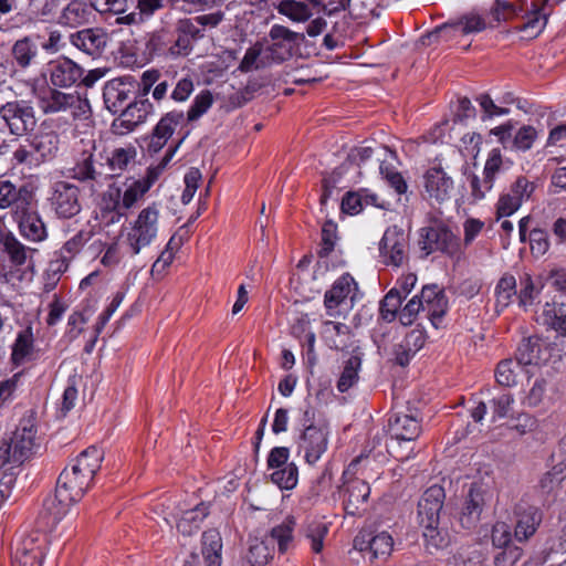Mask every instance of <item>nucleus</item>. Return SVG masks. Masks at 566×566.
<instances>
[{
	"mask_svg": "<svg viewBox=\"0 0 566 566\" xmlns=\"http://www.w3.org/2000/svg\"><path fill=\"white\" fill-rule=\"evenodd\" d=\"M38 108L45 115H56L42 122L41 127L62 129L70 124V118L87 116L90 104L78 95L64 93L56 88L46 87L38 95Z\"/></svg>",
	"mask_w": 566,
	"mask_h": 566,
	"instance_id": "nucleus-1",
	"label": "nucleus"
},
{
	"mask_svg": "<svg viewBox=\"0 0 566 566\" xmlns=\"http://www.w3.org/2000/svg\"><path fill=\"white\" fill-rule=\"evenodd\" d=\"M160 203L153 202L143 208L122 228V243L130 256L140 254L157 240L160 229Z\"/></svg>",
	"mask_w": 566,
	"mask_h": 566,
	"instance_id": "nucleus-2",
	"label": "nucleus"
},
{
	"mask_svg": "<svg viewBox=\"0 0 566 566\" xmlns=\"http://www.w3.org/2000/svg\"><path fill=\"white\" fill-rule=\"evenodd\" d=\"M35 186L32 181L17 187L9 180L0 181V209L13 207V218L20 233L30 239L35 235Z\"/></svg>",
	"mask_w": 566,
	"mask_h": 566,
	"instance_id": "nucleus-3",
	"label": "nucleus"
},
{
	"mask_svg": "<svg viewBox=\"0 0 566 566\" xmlns=\"http://www.w3.org/2000/svg\"><path fill=\"white\" fill-rule=\"evenodd\" d=\"M35 446V418L29 415L20 421L9 440L0 444V468H14L31 459Z\"/></svg>",
	"mask_w": 566,
	"mask_h": 566,
	"instance_id": "nucleus-4",
	"label": "nucleus"
},
{
	"mask_svg": "<svg viewBox=\"0 0 566 566\" xmlns=\"http://www.w3.org/2000/svg\"><path fill=\"white\" fill-rule=\"evenodd\" d=\"M157 176L156 169H148L146 177L127 184L124 190L111 187L103 197L104 208L124 214L123 210L132 209L145 197Z\"/></svg>",
	"mask_w": 566,
	"mask_h": 566,
	"instance_id": "nucleus-5",
	"label": "nucleus"
},
{
	"mask_svg": "<svg viewBox=\"0 0 566 566\" xmlns=\"http://www.w3.org/2000/svg\"><path fill=\"white\" fill-rule=\"evenodd\" d=\"M359 298L358 284L346 273L338 277L325 292L324 305L326 314L332 317L346 316Z\"/></svg>",
	"mask_w": 566,
	"mask_h": 566,
	"instance_id": "nucleus-6",
	"label": "nucleus"
},
{
	"mask_svg": "<svg viewBox=\"0 0 566 566\" xmlns=\"http://www.w3.org/2000/svg\"><path fill=\"white\" fill-rule=\"evenodd\" d=\"M349 0H332L325 3L324 0H279L274 3L276 11L295 23H305L313 15L311 7L321 8L324 14L332 17L344 11Z\"/></svg>",
	"mask_w": 566,
	"mask_h": 566,
	"instance_id": "nucleus-7",
	"label": "nucleus"
},
{
	"mask_svg": "<svg viewBox=\"0 0 566 566\" xmlns=\"http://www.w3.org/2000/svg\"><path fill=\"white\" fill-rule=\"evenodd\" d=\"M389 433L394 443L389 447L391 453L398 460H408L412 448L408 453L401 451V442H412L421 433L420 422L412 416L406 413H395L389 419Z\"/></svg>",
	"mask_w": 566,
	"mask_h": 566,
	"instance_id": "nucleus-8",
	"label": "nucleus"
},
{
	"mask_svg": "<svg viewBox=\"0 0 566 566\" xmlns=\"http://www.w3.org/2000/svg\"><path fill=\"white\" fill-rule=\"evenodd\" d=\"M496 548L493 556L494 566H513L523 555L517 545L531 539L535 533H490Z\"/></svg>",
	"mask_w": 566,
	"mask_h": 566,
	"instance_id": "nucleus-9",
	"label": "nucleus"
},
{
	"mask_svg": "<svg viewBox=\"0 0 566 566\" xmlns=\"http://www.w3.org/2000/svg\"><path fill=\"white\" fill-rule=\"evenodd\" d=\"M409 237L403 229L389 227L380 241L379 252L384 264L401 266L408 258Z\"/></svg>",
	"mask_w": 566,
	"mask_h": 566,
	"instance_id": "nucleus-10",
	"label": "nucleus"
},
{
	"mask_svg": "<svg viewBox=\"0 0 566 566\" xmlns=\"http://www.w3.org/2000/svg\"><path fill=\"white\" fill-rule=\"evenodd\" d=\"M490 500L488 489L479 483H472L463 499L458 520L461 527L471 530L478 527L482 513Z\"/></svg>",
	"mask_w": 566,
	"mask_h": 566,
	"instance_id": "nucleus-11",
	"label": "nucleus"
},
{
	"mask_svg": "<svg viewBox=\"0 0 566 566\" xmlns=\"http://www.w3.org/2000/svg\"><path fill=\"white\" fill-rule=\"evenodd\" d=\"M535 190V185L526 177L520 176L501 193L496 203L497 219L514 214L521 206L528 201Z\"/></svg>",
	"mask_w": 566,
	"mask_h": 566,
	"instance_id": "nucleus-12",
	"label": "nucleus"
},
{
	"mask_svg": "<svg viewBox=\"0 0 566 566\" xmlns=\"http://www.w3.org/2000/svg\"><path fill=\"white\" fill-rule=\"evenodd\" d=\"M446 499L444 489L433 484L422 494L418 503L417 521L424 531H436L439 525L440 512Z\"/></svg>",
	"mask_w": 566,
	"mask_h": 566,
	"instance_id": "nucleus-13",
	"label": "nucleus"
},
{
	"mask_svg": "<svg viewBox=\"0 0 566 566\" xmlns=\"http://www.w3.org/2000/svg\"><path fill=\"white\" fill-rule=\"evenodd\" d=\"M419 242L426 254L440 251L447 255L454 256L460 252L459 238L446 227H429L421 229Z\"/></svg>",
	"mask_w": 566,
	"mask_h": 566,
	"instance_id": "nucleus-14",
	"label": "nucleus"
},
{
	"mask_svg": "<svg viewBox=\"0 0 566 566\" xmlns=\"http://www.w3.org/2000/svg\"><path fill=\"white\" fill-rule=\"evenodd\" d=\"M42 75L55 87H70L83 76V70L67 57L50 61Z\"/></svg>",
	"mask_w": 566,
	"mask_h": 566,
	"instance_id": "nucleus-15",
	"label": "nucleus"
},
{
	"mask_svg": "<svg viewBox=\"0 0 566 566\" xmlns=\"http://www.w3.org/2000/svg\"><path fill=\"white\" fill-rule=\"evenodd\" d=\"M328 430L324 426L308 424L298 441V448L304 452L308 464L316 463L327 450Z\"/></svg>",
	"mask_w": 566,
	"mask_h": 566,
	"instance_id": "nucleus-16",
	"label": "nucleus"
},
{
	"mask_svg": "<svg viewBox=\"0 0 566 566\" xmlns=\"http://www.w3.org/2000/svg\"><path fill=\"white\" fill-rule=\"evenodd\" d=\"M423 188L431 203L449 201L454 191V182L441 168H431L423 176Z\"/></svg>",
	"mask_w": 566,
	"mask_h": 566,
	"instance_id": "nucleus-17",
	"label": "nucleus"
},
{
	"mask_svg": "<svg viewBox=\"0 0 566 566\" xmlns=\"http://www.w3.org/2000/svg\"><path fill=\"white\" fill-rule=\"evenodd\" d=\"M184 122L181 111L166 113L154 127L147 143V151L150 155L159 153L172 137L176 129Z\"/></svg>",
	"mask_w": 566,
	"mask_h": 566,
	"instance_id": "nucleus-18",
	"label": "nucleus"
},
{
	"mask_svg": "<svg viewBox=\"0 0 566 566\" xmlns=\"http://www.w3.org/2000/svg\"><path fill=\"white\" fill-rule=\"evenodd\" d=\"M154 112V105L148 98L135 101L125 106L119 117L114 122L113 127L120 134L132 132L138 125L145 123Z\"/></svg>",
	"mask_w": 566,
	"mask_h": 566,
	"instance_id": "nucleus-19",
	"label": "nucleus"
},
{
	"mask_svg": "<svg viewBox=\"0 0 566 566\" xmlns=\"http://www.w3.org/2000/svg\"><path fill=\"white\" fill-rule=\"evenodd\" d=\"M51 206L62 218H71L81 210L78 202V189L76 186L60 181L54 185Z\"/></svg>",
	"mask_w": 566,
	"mask_h": 566,
	"instance_id": "nucleus-20",
	"label": "nucleus"
},
{
	"mask_svg": "<svg viewBox=\"0 0 566 566\" xmlns=\"http://www.w3.org/2000/svg\"><path fill=\"white\" fill-rule=\"evenodd\" d=\"M67 497L66 494L61 493L55 488L54 492L44 499L40 513V518L44 526L54 528L67 516L71 507L75 504L72 500H67Z\"/></svg>",
	"mask_w": 566,
	"mask_h": 566,
	"instance_id": "nucleus-21",
	"label": "nucleus"
},
{
	"mask_svg": "<svg viewBox=\"0 0 566 566\" xmlns=\"http://www.w3.org/2000/svg\"><path fill=\"white\" fill-rule=\"evenodd\" d=\"M274 541L268 539L266 533L264 537L250 536L247 548L242 549L239 557L240 566H263L273 558Z\"/></svg>",
	"mask_w": 566,
	"mask_h": 566,
	"instance_id": "nucleus-22",
	"label": "nucleus"
},
{
	"mask_svg": "<svg viewBox=\"0 0 566 566\" xmlns=\"http://www.w3.org/2000/svg\"><path fill=\"white\" fill-rule=\"evenodd\" d=\"M486 29V21L483 17L474 13L462 17L457 22L444 23L438 27L433 35L441 36L446 40L472 33H479Z\"/></svg>",
	"mask_w": 566,
	"mask_h": 566,
	"instance_id": "nucleus-23",
	"label": "nucleus"
},
{
	"mask_svg": "<svg viewBox=\"0 0 566 566\" xmlns=\"http://www.w3.org/2000/svg\"><path fill=\"white\" fill-rule=\"evenodd\" d=\"M104 451L96 446L83 450L67 467L73 474H77L92 484L97 471L101 469Z\"/></svg>",
	"mask_w": 566,
	"mask_h": 566,
	"instance_id": "nucleus-24",
	"label": "nucleus"
},
{
	"mask_svg": "<svg viewBox=\"0 0 566 566\" xmlns=\"http://www.w3.org/2000/svg\"><path fill=\"white\" fill-rule=\"evenodd\" d=\"M108 42V34L102 28H87L71 35V43L88 55L99 54Z\"/></svg>",
	"mask_w": 566,
	"mask_h": 566,
	"instance_id": "nucleus-25",
	"label": "nucleus"
},
{
	"mask_svg": "<svg viewBox=\"0 0 566 566\" xmlns=\"http://www.w3.org/2000/svg\"><path fill=\"white\" fill-rule=\"evenodd\" d=\"M0 113L12 134L22 135L35 129V117L32 108H20L17 105L8 104L0 109Z\"/></svg>",
	"mask_w": 566,
	"mask_h": 566,
	"instance_id": "nucleus-26",
	"label": "nucleus"
},
{
	"mask_svg": "<svg viewBox=\"0 0 566 566\" xmlns=\"http://www.w3.org/2000/svg\"><path fill=\"white\" fill-rule=\"evenodd\" d=\"M421 297L428 318L434 327H438L448 311V300L444 292L438 285H427L421 290Z\"/></svg>",
	"mask_w": 566,
	"mask_h": 566,
	"instance_id": "nucleus-27",
	"label": "nucleus"
},
{
	"mask_svg": "<svg viewBox=\"0 0 566 566\" xmlns=\"http://www.w3.org/2000/svg\"><path fill=\"white\" fill-rule=\"evenodd\" d=\"M427 339L423 328L416 327L411 329L405 338L395 346V361L405 367L412 357L422 348Z\"/></svg>",
	"mask_w": 566,
	"mask_h": 566,
	"instance_id": "nucleus-28",
	"label": "nucleus"
},
{
	"mask_svg": "<svg viewBox=\"0 0 566 566\" xmlns=\"http://www.w3.org/2000/svg\"><path fill=\"white\" fill-rule=\"evenodd\" d=\"M370 494L369 485L360 479L346 480L343 491V503L348 514H356L366 503Z\"/></svg>",
	"mask_w": 566,
	"mask_h": 566,
	"instance_id": "nucleus-29",
	"label": "nucleus"
},
{
	"mask_svg": "<svg viewBox=\"0 0 566 566\" xmlns=\"http://www.w3.org/2000/svg\"><path fill=\"white\" fill-rule=\"evenodd\" d=\"M547 0L543 3L532 4V10L527 11L524 19L525 22L520 28V32L523 33V38L525 39H534L538 36L547 24V20L549 14L552 13V9L547 6Z\"/></svg>",
	"mask_w": 566,
	"mask_h": 566,
	"instance_id": "nucleus-30",
	"label": "nucleus"
},
{
	"mask_svg": "<svg viewBox=\"0 0 566 566\" xmlns=\"http://www.w3.org/2000/svg\"><path fill=\"white\" fill-rule=\"evenodd\" d=\"M322 337L329 348L344 350L353 345L354 336L348 325L326 321L323 323Z\"/></svg>",
	"mask_w": 566,
	"mask_h": 566,
	"instance_id": "nucleus-31",
	"label": "nucleus"
},
{
	"mask_svg": "<svg viewBox=\"0 0 566 566\" xmlns=\"http://www.w3.org/2000/svg\"><path fill=\"white\" fill-rule=\"evenodd\" d=\"M130 90L123 78H113L108 81L103 88V98L106 108L116 114L127 105Z\"/></svg>",
	"mask_w": 566,
	"mask_h": 566,
	"instance_id": "nucleus-32",
	"label": "nucleus"
},
{
	"mask_svg": "<svg viewBox=\"0 0 566 566\" xmlns=\"http://www.w3.org/2000/svg\"><path fill=\"white\" fill-rule=\"evenodd\" d=\"M32 326L29 325L18 333L12 345L11 363L14 367L24 366L32 360L34 352Z\"/></svg>",
	"mask_w": 566,
	"mask_h": 566,
	"instance_id": "nucleus-33",
	"label": "nucleus"
},
{
	"mask_svg": "<svg viewBox=\"0 0 566 566\" xmlns=\"http://www.w3.org/2000/svg\"><path fill=\"white\" fill-rule=\"evenodd\" d=\"M90 486V482L77 474H73L69 468L61 472L56 483L60 492L66 494L67 500H72L74 503H77L84 496Z\"/></svg>",
	"mask_w": 566,
	"mask_h": 566,
	"instance_id": "nucleus-34",
	"label": "nucleus"
},
{
	"mask_svg": "<svg viewBox=\"0 0 566 566\" xmlns=\"http://www.w3.org/2000/svg\"><path fill=\"white\" fill-rule=\"evenodd\" d=\"M92 17L91 8L81 0H72L61 11L57 22L64 27L77 28L88 23Z\"/></svg>",
	"mask_w": 566,
	"mask_h": 566,
	"instance_id": "nucleus-35",
	"label": "nucleus"
},
{
	"mask_svg": "<svg viewBox=\"0 0 566 566\" xmlns=\"http://www.w3.org/2000/svg\"><path fill=\"white\" fill-rule=\"evenodd\" d=\"M381 150L384 154L379 166L380 174L398 195L405 193L407 191V184L394 166V163L397 161L396 153L388 147H382Z\"/></svg>",
	"mask_w": 566,
	"mask_h": 566,
	"instance_id": "nucleus-36",
	"label": "nucleus"
},
{
	"mask_svg": "<svg viewBox=\"0 0 566 566\" xmlns=\"http://www.w3.org/2000/svg\"><path fill=\"white\" fill-rule=\"evenodd\" d=\"M424 549L430 555L454 554L458 548L452 533H421Z\"/></svg>",
	"mask_w": 566,
	"mask_h": 566,
	"instance_id": "nucleus-37",
	"label": "nucleus"
},
{
	"mask_svg": "<svg viewBox=\"0 0 566 566\" xmlns=\"http://www.w3.org/2000/svg\"><path fill=\"white\" fill-rule=\"evenodd\" d=\"M201 554L206 566H221L223 543L221 533H201Z\"/></svg>",
	"mask_w": 566,
	"mask_h": 566,
	"instance_id": "nucleus-38",
	"label": "nucleus"
},
{
	"mask_svg": "<svg viewBox=\"0 0 566 566\" xmlns=\"http://www.w3.org/2000/svg\"><path fill=\"white\" fill-rule=\"evenodd\" d=\"M566 554V533H560L556 536H549L541 551L535 552V559L539 564H547L553 560L557 555Z\"/></svg>",
	"mask_w": 566,
	"mask_h": 566,
	"instance_id": "nucleus-39",
	"label": "nucleus"
},
{
	"mask_svg": "<svg viewBox=\"0 0 566 566\" xmlns=\"http://www.w3.org/2000/svg\"><path fill=\"white\" fill-rule=\"evenodd\" d=\"M0 244L14 265H22L25 262L28 249L17 240L13 233L1 229Z\"/></svg>",
	"mask_w": 566,
	"mask_h": 566,
	"instance_id": "nucleus-40",
	"label": "nucleus"
},
{
	"mask_svg": "<svg viewBox=\"0 0 566 566\" xmlns=\"http://www.w3.org/2000/svg\"><path fill=\"white\" fill-rule=\"evenodd\" d=\"M496 311L506 308L516 295V279L511 274H504L495 286Z\"/></svg>",
	"mask_w": 566,
	"mask_h": 566,
	"instance_id": "nucleus-41",
	"label": "nucleus"
},
{
	"mask_svg": "<svg viewBox=\"0 0 566 566\" xmlns=\"http://www.w3.org/2000/svg\"><path fill=\"white\" fill-rule=\"evenodd\" d=\"M522 367L541 365L545 361L541 356V345L537 339H524L517 348L516 359Z\"/></svg>",
	"mask_w": 566,
	"mask_h": 566,
	"instance_id": "nucleus-42",
	"label": "nucleus"
},
{
	"mask_svg": "<svg viewBox=\"0 0 566 566\" xmlns=\"http://www.w3.org/2000/svg\"><path fill=\"white\" fill-rule=\"evenodd\" d=\"M361 366V357L358 354H353L345 363L342 375L337 381V389L340 392L347 391L358 380V371Z\"/></svg>",
	"mask_w": 566,
	"mask_h": 566,
	"instance_id": "nucleus-43",
	"label": "nucleus"
},
{
	"mask_svg": "<svg viewBox=\"0 0 566 566\" xmlns=\"http://www.w3.org/2000/svg\"><path fill=\"white\" fill-rule=\"evenodd\" d=\"M163 7V0H137V9L139 12H130L128 14L117 17L116 23L127 25L135 24L142 20L143 14L151 15Z\"/></svg>",
	"mask_w": 566,
	"mask_h": 566,
	"instance_id": "nucleus-44",
	"label": "nucleus"
},
{
	"mask_svg": "<svg viewBox=\"0 0 566 566\" xmlns=\"http://www.w3.org/2000/svg\"><path fill=\"white\" fill-rule=\"evenodd\" d=\"M271 480L282 490H292L298 481V469L295 463L276 469L271 474Z\"/></svg>",
	"mask_w": 566,
	"mask_h": 566,
	"instance_id": "nucleus-45",
	"label": "nucleus"
},
{
	"mask_svg": "<svg viewBox=\"0 0 566 566\" xmlns=\"http://www.w3.org/2000/svg\"><path fill=\"white\" fill-rule=\"evenodd\" d=\"M511 167L512 161L504 159L501 150L499 148H494L489 153L483 174L494 181L497 175L505 172Z\"/></svg>",
	"mask_w": 566,
	"mask_h": 566,
	"instance_id": "nucleus-46",
	"label": "nucleus"
},
{
	"mask_svg": "<svg viewBox=\"0 0 566 566\" xmlns=\"http://www.w3.org/2000/svg\"><path fill=\"white\" fill-rule=\"evenodd\" d=\"M371 562L378 558H387L394 549V538L391 533H374L371 536Z\"/></svg>",
	"mask_w": 566,
	"mask_h": 566,
	"instance_id": "nucleus-47",
	"label": "nucleus"
},
{
	"mask_svg": "<svg viewBox=\"0 0 566 566\" xmlns=\"http://www.w3.org/2000/svg\"><path fill=\"white\" fill-rule=\"evenodd\" d=\"M522 366L513 359H505L497 365L495 371L496 381L502 386H513L516 384L517 374Z\"/></svg>",
	"mask_w": 566,
	"mask_h": 566,
	"instance_id": "nucleus-48",
	"label": "nucleus"
},
{
	"mask_svg": "<svg viewBox=\"0 0 566 566\" xmlns=\"http://www.w3.org/2000/svg\"><path fill=\"white\" fill-rule=\"evenodd\" d=\"M513 403L514 398L510 394L504 392L493 397L489 402V407L491 409V422H496L500 419L506 418L512 411Z\"/></svg>",
	"mask_w": 566,
	"mask_h": 566,
	"instance_id": "nucleus-49",
	"label": "nucleus"
},
{
	"mask_svg": "<svg viewBox=\"0 0 566 566\" xmlns=\"http://www.w3.org/2000/svg\"><path fill=\"white\" fill-rule=\"evenodd\" d=\"M208 515V506L203 503L198 504L191 510L182 512L181 517L176 524L178 530L199 528L200 523Z\"/></svg>",
	"mask_w": 566,
	"mask_h": 566,
	"instance_id": "nucleus-50",
	"label": "nucleus"
},
{
	"mask_svg": "<svg viewBox=\"0 0 566 566\" xmlns=\"http://www.w3.org/2000/svg\"><path fill=\"white\" fill-rule=\"evenodd\" d=\"M136 149L134 146L115 148L108 157V165L113 171H122L134 161Z\"/></svg>",
	"mask_w": 566,
	"mask_h": 566,
	"instance_id": "nucleus-51",
	"label": "nucleus"
},
{
	"mask_svg": "<svg viewBox=\"0 0 566 566\" xmlns=\"http://www.w3.org/2000/svg\"><path fill=\"white\" fill-rule=\"evenodd\" d=\"M537 136L538 133L535 127L531 125H524L514 135L511 148L518 151L530 150L533 147Z\"/></svg>",
	"mask_w": 566,
	"mask_h": 566,
	"instance_id": "nucleus-52",
	"label": "nucleus"
},
{
	"mask_svg": "<svg viewBox=\"0 0 566 566\" xmlns=\"http://www.w3.org/2000/svg\"><path fill=\"white\" fill-rule=\"evenodd\" d=\"M213 96L210 91L205 90L201 91L192 101L190 105L187 117L188 120L192 122L201 117L203 114L208 112V109L212 106Z\"/></svg>",
	"mask_w": 566,
	"mask_h": 566,
	"instance_id": "nucleus-53",
	"label": "nucleus"
},
{
	"mask_svg": "<svg viewBox=\"0 0 566 566\" xmlns=\"http://www.w3.org/2000/svg\"><path fill=\"white\" fill-rule=\"evenodd\" d=\"M402 300L397 290H390L380 303V316L387 322H392L397 315L399 316L398 310Z\"/></svg>",
	"mask_w": 566,
	"mask_h": 566,
	"instance_id": "nucleus-54",
	"label": "nucleus"
},
{
	"mask_svg": "<svg viewBox=\"0 0 566 566\" xmlns=\"http://www.w3.org/2000/svg\"><path fill=\"white\" fill-rule=\"evenodd\" d=\"M50 133H42L38 140V153H40L42 160H50L57 153L59 138L56 130L50 128Z\"/></svg>",
	"mask_w": 566,
	"mask_h": 566,
	"instance_id": "nucleus-55",
	"label": "nucleus"
},
{
	"mask_svg": "<svg viewBox=\"0 0 566 566\" xmlns=\"http://www.w3.org/2000/svg\"><path fill=\"white\" fill-rule=\"evenodd\" d=\"M542 521L538 510L528 507L517 512L515 531H536Z\"/></svg>",
	"mask_w": 566,
	"mask_h": 566,
	"instance_id": "nucleus-56",
	"label": "nucleus"
},
{
	"mask_svg": "<svg viewBox=\"0 0 566 566\" xmlns=\"http://www.w3.org/2000/svg\"><path fill=\"white\" fill-rule=\"evenodd\" d=\"M377 199L378 197L376 195H370L363 198L361 195L358 192H348L342 200V208L346 212L358 213L363 208V200H365L366 203L380 206L377 202Z\"/></svg>",
	"mask_w": 566,
	"mask_h": 566,
	"instance_id": "nucleus-57",
	"label": "nucleus"
},
{
	"mask_svg": "<svg viewBox=\"0 0 566 566\" xmlns=\"http://www.w3.org/2000/svg\"><path fill=\"white\" fill-rule=\"evenodd\" d=\"M420 311H424L421 293L409 300V302L399 312L400 323L405 326L411 325L416 321Z\"/></svg>",
	"mask_w": 566,
	"mask_h": 566,
	"instance_id": "nucleus-58",
	"label": "nucleus"
},
{
	"mask_svg": "<svg viewBox=\"0 0 566 566\" xmlns=\"http://www.w3.org/2000/svg\"><path fill=\"white\" fill-rule=\"evenodd\" d=\"M172 6L180 7L186 12H198L220 7L226 0H168Z\"/></svg>",
	"mask_w": 566,
	"mask_h": 566,
	"instance_id": "nucleus-59",
	"label": "nucleus"
},
{
	"mask_svg": "<svg viewBox=\"0 0 566 566\" xmlns=\"http://www.w3.org/2000/svg\"><path fill=\"white\" fill-rule=\"evenodd\" d=\"M12 53L18 65L21 67L29 66L33 57L31 39L27 36L18 40L13 45Z\"/></svg>",
	"mask_w": 566,
	"mask_h": 566,
	"instance_id": "nucleus-60",
	"label": "nucleus"
},
{
	"mask_svg": "<svg viewBox=\"0 0 566 566\" xmlns=\"http://www.w3.org/2000/svg\"><path fill=\"white\" fill-rule=\"evenodd\" d=\"M337 226L333 221H326L322 229V247L319 256H327L333 250L337 241Z\"/></svg>",
	"mask_w": 566,
	"mask_h": 566,
	"instance_id": "nucleus-61",
	"label": "nucleus"
},
{
	"mask_svg": "<svg viewBox=\"0 0 566 566\" xmlns=\"http://www.w3.org/2000/svg\"><path fill=\"white\" fill-rule=\"evenodd\" d=\"M532 254L536 258L543 256L549 249L547 233L542 229H533L528 235Z\"/></svg>",
	"mask_w": 566,
	"mask_h": 566,
	"instance_id": "nucleus-62",
	"label": "nucleus"
},
{
	"mask_svg": "<svg viewBox=\"0 0 566 566\" xmlns=\"http://www.w3.org/2000/svg\"><path fill=\"white\" fill-rule=\"evenodd\" d=\"M96 170L93 165L92 154H84L83 158L73 168V177L78 180H93L95 179Z\"/></svg>",
	"mask_w": 566,
	"mask_h": 566,
	"instance_id": "nucleus-63",
	"label": "nucleus"
},
{
	"mask_svg": "<svg viewBox=\"0 0 566 566\" xmlns=\"http://www.w3.org/2000/svg\"><path fill=\"white\" fill-rule=\"evenodd\" d=\"M521 285L522 289L518 295L520 305L523 306L524 308H527V306L533 305L534 300L536 295L539 293L541 287L535 285L530 275H525L521 280Z\"/></svg>",
	"mask_w": 566,
	"mask_h": 566,
	"instance_id": "nucleus-64",
	"label": "nucleus"
}]
</instances>
